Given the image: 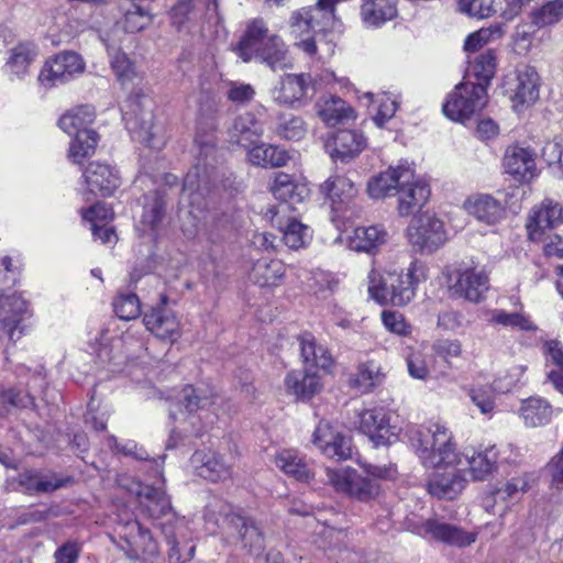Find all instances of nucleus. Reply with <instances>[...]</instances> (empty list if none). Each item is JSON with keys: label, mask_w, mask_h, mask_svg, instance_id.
Masks as SVG:
<instances>
[{"label": "nucleus", "mask_w": 563, "mask_h": 563, "mask_svg": "<svg viewBox=\"0 0 563 563\" xmlns=\"http://www.w3.org/2000/svg\"><path fill=\"white\" fill-rule=\"evenodd\" d=\"M268 29L263 20L252 21L236 46V53L243 62L256 58L269 38Z\"/></svg>", "instance_id": "2f4dec72"}, {"label": "nucleus", "mask_w": 563, "mask_h": 563, "mask_svg": "<svg viewBox=\"0 0 563 563\" xmlns=\"http://www.w3.org/2000/svg\"><path fill=\"white\" fill-rule=\"evenodd\" d=\"M430 360L420 350L411 351L407 356L408 373L416 379H426L430 373Z\"/></svg>", "instance_id": "e2e57ef3"}, {"label": "nucleus", "mask_w": 563, "mask_h": 563, "mask_svg": "<svg viewBox=\"0 0 563 563\" xmlns=\"http://www.w3.org/2000/svg\"><path fill=\"white\" fill-rule=\"evenodd\" d=\"M509 501L512 500L506 495V493L499 486L496 487L492 493H489L484 498L483 503L486 511L490 514H498L500 517H503L509 508Z\"/></svg>", "instance_id": "774afa93"}, {"label": "nucleus", "mask_w": 563, "mask_h": 563, "mask_svg": "<svg viewBox=\"0 0 563 563\" xmlns=\"http://www.w3.org/2000/svg\"><path fill=\"white\" fill-rule=\"evenodd\" d=\"M107 51L110 56V64L117 77L121 81L130 80L133 75V66L126 55L114 47L107 45Z\"/></svg>", "instance_id": "680f3d73"}, {"label": "nucleus", "mask_w": 563, "mask_h": 563, "mask_svg": "<svg viewBox=\"0 0 563 563\" xmlns=\"http://www.w3.org/2000/svg\"><path fill=\"white\" fill-rule=\"evenodd\" d=\"M365 97L368 98L372 103H378L377 112L373 120L378 128H383L384 124L395 115L398 109V96L391 92H382L374 96L368 92Z\"/></svg>", "instance_id": "864d4df0"}, {"label": "nucleus", "mask_w": 563, "mask_h": 563, "mask_svg": "<svg viewBox=\"0 0 563 563\" xmlns=\"http://www.w3.org/2000/svg\"><path fill=\"white\" fill-rule=\"evenodd\" d=\"M415 532L424 538L464 548L476 541L477 533L468 532L462 528L437 519H428L415 528Z\"/></svg>", "instance_id": "4468645a"}, {"label": "nucleus", "mask_w": 563, "mask_h": 563, "mask_svg": "<svg viewBox=\"0 0 563 563\" xmlns=\"http://www.w3.org/2000/svg\"><path fill=\"white\" fill-rule=\"evenodd\" d=\"M459 10L472 18L486 19L494 13V0H459Z\"/></svg>", "instance_id": "69168bd1"}, {"label": "nucleus", "mask_w": 563, "mask_h": 563, "mask_svg": "<svg viewBox=\"0 0 563 563\" xmlns=\"http://www.w3.org/2000/svg\"><path fill=\"white\" fill-rule=\"evenodd\" d=\"M115 532L121 548L131 560H147L158 553V543L148 528L136 519H123L119 516Z\"/></svg>", "instance_id": "39448f33"}, {"label": "nucleus", "mask_w": 563, "mask_h": 563, "mask_svg": "<svg viewBox=\"0 0 563 563\" xmlns=\"http://www.w3.org/2000/svg\"><path fill=\"white\" fill-rule=\"evenodd\" d=\"M205 519L207 523L221 527L233 543L240 544L250 553L258 555L264 549V538L254 521L233 512L230 505L220 500L210 503L206 508Z\"/></svg>", "instance_id": "7ed1b4c3"}, {"label": "nucleus", "mask_w": 563, "mask_h": 563, "mask_svg": "<svg viewBox=\"0 0 563 563\" xmlns=\"http://www.w3.org/2000/svg\"><path fill=\"white\" fill-rule=\"evenodd\" d=\"M407 437L421 463L460 466L462 472L474 481L486 479L496 468L498 451L495 446L474 452L472 455L461 454L456 451L452 432L439 421L409 427Z\"/></svg>", "instance_id": "f257e3e1"}, {"label": "nucleus", "mask_w": 563, "mask_h": 563, "mask_svg": "<svg viewBox=\"0 0 563 563\" xmlns=\"http://www.w3.org/2000/svg\"><path fill=\"white\" fill-rule=\"evenodd\" d=\"M320 190L331 201L333 212L340 214L344 208H347L357 195L353 181L343 175L329 177L321 186Z\"/></svg>", "instance_id": "bb28decb"}, {"label": "nucleus", "mask_w": 563, "mask_h": 563, "mask_svg": "<svg viewBox=\"0 0 563 563\" xmlns=\"http://www.w3.org/2000/svg\"><path fill=\"white\" fill-rule=\"evenodd\" d=\"M489 322L505 328L518 329L521 331L536 330L529 316L523 312H507L504 309H495L490 312Z\"/></svg>", "instance_id": "5fc2aeb1"}, {"label": "nucleus", "mask_w": 563, "mask_h": 563, "mask_svg": "<svg viewBox=\"0 0 563 563\" xmlns=\"http://www.w3.org/2000/svg\"><path fill=\"white\" fill-rule=\"evenodd\" d=\"M360 429L377 445H388L396 440V428L390 426L389 413L385 408H373L360 413Z\"/></svg>", "instance_id": "a211bd4d"}, {"label": "nucleus", "mask_w": 563, "mask_h": 563, "mask_svg": "<svg viewBox=\"0 0 563 563\" xmlns=\"http://www.w3.org/2000/svg\"><path fill=\"white\" fill-rule=\"evenodd\" d=\"M263 132V124L253 113L246 112L234 120L230 130V137L241 146L250 147L261 139Z\"/></svg>", "instance_id": "c9c22d12"}, {"label": "nucleus", "mask_w": 563, "mask_h": 563, "mask_svg": "<svg viewBox=\"0 0 563 563\" xmlns=\"http://www.w3.org/2000/svg\"><path fill=\"white\" fill-rule=\"evenodd\" d=\"M563 222V208L552 199H544L540 206L534 207L527 221L529 239L538 241L548 229H553Z\"/></svg>", "instance_id": "6ab92c4d"}, {"label": "nucleus", "mask_w": 563, "mask_h": 563, "mask_svg": "<svg viewBox=\"0 0 563 563\" xmlns=\"http://www.w3.org/2000/svg\"><path fill=\"white\" fill-rule=\"evenodd\" d=\"M388 240V232L382 225L355 228L349 236V247L356 252H371Z\"/></svg>", "instance_id": "58836bf2"}, {"label": "nucleus", "mask_w": 563, "mask_h": 563, "mask_svg": "<svg viewBox=\"0 0 563 563\" xmlns=\"http://www.w3.org/2000/svg\"><path fill=\"white\" fill-rule=\"evenodd\" d=\"M135 494L142 510L152 519H159L170 511V500L161 487L137 484Z\"/></svg>", "instance_id": "72a5a7b5"}, {"label": "nucleus", "mask_w": 563, "mask_h": 563, "mask_svg": "<svg viewBox=\"0 0 563 563\" xmlns=\"http://www.w3.org/2000/svg\"><path fill=\"white\" fill-rule=\"evenodd\" d=\"M393 0H365L361 7V18L368 27H379L397 16Z\"/></svg>", "instance_id": "ea45409f"}, {"label": "nucleus", "mask_w": 563, "mask_h": 563, "mask_svg": "<svg viewBox=\"0 0 563 563\" xmlns=\"http://www.w3.org/2000/svg\"><path fill=\"white\" fill-rule=\"evenodd\" d=\"M273 70L284 69L291 66V57L289 56L286 44L277 35H271L265 42V46L258 53L257 57Z\"/></svg>", "instance_id": "c03bdc74"}, {"label": "nucleus", "mask_w": 563, "mask_h": 563, "mask_svg": "<svg viewBox=\"0 0 563 563\" xmlns=\"http://www.w3.org/2000/svg\"><path fill=\"white\" fill-rule=\"evenodd\" d=\"M210 173L200 161L187 173L180 194V205L201 210L206 206V197L210 192Z\"/></svg>", "instance_id": "dca6fc26"}, {"label": "nucleus", "mask_w": 563, "mask_h": 563, "mask_svg": "<svg viewBox=\"0 0 563 563\" xmlns=\"http://www.w3.org/2000/svg\"><path fill=\"white\" fill-rule=\"evenodd\" d=\"M386 378V373L382 365L374 361L358 363L354 373L347 378V385L360 394H369L380 386Z\"/></svg>", "instance_id": "cd10ccee"}, {"label": "nucleus", "mask_w": 563, "mask_h": 563, "mask_svg": "<svg viewBox=\"0 0 563 563\" xmlns=\"http://www.w3.org/2000/svg\"><path fill=\"white\" fill-rule=\"evenodd\" d=\"M265 218L272 225L283 232L285 244L292 250L306 247L312 240L310 227L298 221L291 212V207L286 202H278L265 212Z\"/></svg>", "instance_id": "423d86ee"}, {"label": "nucleus", "mask_w": 563, "mask_h": 563, "mask_svg": "<svg viewBox=\"0 0 563 563\" xmlns=\"http://www.w3.org/2000/svg\"><path fill=\"white\" fill-rule=\"evenodd\" d=\"M95 117V109L91 106H79L62 115L58 125L67 134H76L82 129H88Z\"/></svg>", "instance_id": "8fccbe9b"}, {"label": "nucleus", "mask_w": 563, "mask_h": 563, "mask_svg": "<svg viewBox=\"0 0 563 563\" xmlns=\"http://www.w3.org/2000/svg\"><path fill=\"white\" fill-rule=\"evenodd\" d=\"M87 189L90 194L111 196L121 185L119 172L109 164L92 162L84 172Z\"/></svg>", "instance_id": "412c9836"}, {"label": "nucleus", "mask_w": 563, "mask_h": 563, "mask_svg": "<svg viewBox=\"0 0 563 563\" xmlns=\"http://www.w3.org/2000/svg\"><path fill=\"white\" fill-rule=\"evenodd\" d=\"M519 415L527 427H540L550 422L552 407L543 398L530 397L521 402Z\"/></svg>", "instance_id": "37998d69"}, {"label": "nucleus", "mask_w": 563, "mask_h": 563, "mask_svg": "<svg viewBox=\"0 0 563 563\" xmlns=\"http://www.w3.org/2000/svg\"><path fill=\"white\" fill-rule=\"evenodd\" d=\"M84 70L82 57L73 51H64L45 62L37 80L45 89H51L73 80Z\"/></svg>", "instance_id": "0eeeda50"}, {"label": "nucleus", "mask_w": 563, "mask_h": 563, "mask_svg": "<svg viewBox=\"0 0 563 563\" xmlns=\"http://www.w3.org/2000/svg\"><path fill=\"white\" fill-rule=\"evenodd\" d=\"M327 481L336 492L344 493L362 501L376 497L380 492L379 484L367 476L358 474L350 467L325 468Z\"/></svg>", "instance_id": "1a4fd4ad"}, {"label": "nucleus", "mask_w": 563, "mask_h": 563, "mask_svg": "<svg viewBox=\"0 0 563 563\" xmlns=\"http://www.w3.org/2000/svg\"><path fill=\"white\" fill-rule=\"evenodd\" d=\"M286 391L298 400L312 398L322 389L321 377L306 371H291L285 377Z\"/></svg>", "instance_id": "c756f323"}, {"label": "nucleus", "mask_w": 563, "mask_h": 563, "mask_svg": "<svg viewBox=\"0 0 563 563\" xmlns=\"http://www.w3.org/2000/svg\"><path fill=\"white\" fill-rule=\"evenodd\" d=\"M247 157L253 165L263 167H280L289 159L285 150L269 144L254 145L249 151Z\"/></svg>", "instance_id": "49530a36"}, {"label": "nucleus", "mask_w": 563, "mask_h": 563, "mask_svg": "<svg viewBox=\"0 0 563 563\" xmlns=\"http://www.w3.org/2000/svg\"><path fill=\"white\" fill-rule=\"evenodd\" d=\"M415 532L424 538L464 548L476 541L477 533L468 532L462 528L437 519H428L415 528Z\"/></svg>", "instance_id": "2eb2a0df"}, {"label": "nucleus", "mask_w": 563, "mask_h": 563, "mask_svg": "<svg viewBox=\"0 0 563 563\" xmlns=\"http://www.w3.org/2000/svg\"><path fill=\"white\" fill-rule=\"evenodd\" d=\"M216 398L217 394L210 386H186L181 391L180 401L186 410L191 413L210 407L214 404Z\"/></svg>", "instance_id": "09e8293b"}, {"label": "nucleus", "mask_w": 563, "mask_h": 563, "mask_svg": "<svg viewBox=\"0 0 563 563\" xmlns=\"http://www.w3.org/2000/svg\"><path fill=\"white\" fill-rule=\"evenodd\" d=\"M397 211L401 217L418 212L430 197L429 185L413 174L408 183L400 184L397 190Z\"/></svg>", "instance_id": "b1692460"}, {"label": "nucleus", "mask_w": 563, "mask_h": 563, "mask_svg": "<svg viewBox=\"0 0 563 563\" xmlns=\"http://www.w3.org/2000/svg\"><path fill=\"white\" fill-rule=\"evenodd\" d=\"M422 465L435 471L427 485L431 495L438 498L454 499L464 489L467 479L460 466L450 467L426 463H422Z\"/></svg>", "instance_id": "ddd939ff"}, {"label": "nucleus", "mask_w": 563, "mask_h": 563, "mask_svg": "<svg viewBox=\"0 0 563 563\" xmlns=\"http://www.w3.org/2000/svg\"><path fill=\"white\" fill-rule=\"evenodd\" d=\"M274 197L279 202L289 203L291 212L295 211L294 205L302 202L309 194V189L305 184H299L292 179L288 174L279 173L274 179L271 187Z\"/></svg>", "instance_id": "e433bc0d"}, {"label": "nucleus", "mask_w": 563, "mask_h": 563, "mask_svg": "<svg viewBox=\"0 0 563 563\" xmlns=\"http://www.w3.org/2000/svg\"><path fill=\"white\" fill-rule=\"evenodd\" d=\"M533 25L538 29L554 25L563 20V0H549L530 13Z\"/></svg>", "instance_id": "603ef678"}, {"label": "nucleus", "mask_w": 563, "mask_h": 563, "mask_svg": "<svg viewBox=\"0 0 563 563\" xmlns=\"http://www.w3.org/2000/svg\"><path fill=\"white\" fill-rule=\"evenodd\" d=\"M467 213L488 225L499 222L506 212V201L488 194H476L464 203Z\"/></svg>", "instance_id": "4be33fe9"}, {"label": "nucleus", "mask_w": 563, "mask_h": 563, "mask_svg": "<svg viewBox=\"0 0 563 563\" xmlns=\"http://www.w3.org/2000/svg\"><path fill=\"white\" fill-rule=\"evenodd\" d=\"M73 477L55 473L41 474L25 471L19 475L20 486L29 494L51 493L73 483Z\"/></svg>", "instance_id": "7c9ffc66"}, {"label": "nucleus", "mask_w": 563, "mask_h": 563, "mask_svg": "<svg viewBox=\"0 0 563 563\" xmlns=\"http://www.w3.org/2000/svg\"><path fill=\"white\" fill-rule=\"evenodd\" d=\"M33 405V398L24 391L16 389L0 390V418L14 413L16 410Z\"/></svg>", "instance_id": "6e6d98bb"}, {"label": "nucleus", "mask_w": 563, "mask_h": 563, "mask_svg": "<svg viewBox=\"0 0 563 563\" xmlns=\"http://www.w3.org/2000/svg\"><path fill=\"white\" fill-rule=\"evenodd\" d=\"M311 88L309 74H287L272 90V98L278 104L295 107L301 104Z\"/></svg>", "instance_id": "f3484780"}, {"label": "nucleus", "mask_w": 563, "mask_h": 563, "mask_svg": "<svg viewBox=\"0 0 563 563\" xmlns=\"http://www.w3.org/2000/svg\"><path fill=\"white\" fill-rule=\"evenodd\" d=\"M275 463L285 474L300 482H309L313 474L303 457L295 450H283L275 456Z\"/></svg>", "instance_id": "a18cd8bd"}, {"label": "nucleus", "mask_w": 563, "mask_h": 563, "mask_svg": "<svg viewBox=\"0 0 563 563\" xmlns=\"http://www.w3.org/2000/svg\"><path fill=\"white\" fill-rule=\"evenodd\" d=\"M407 238L412 247L422 253H433L448 240L443 222L430 213L411 221Z\"/></svg>", "instance_id": "6e6552de"}, {"label": "nucleus", "mask_w": 563, "mask_h": 563, "mask_svg": "<svg viewBox=\"0 0 563 563\" xmlns=\"http://www.w3.org/2000/svg\"><path fill=\"white\" fill-rule=\"evenodd\" d=\"M331 155L342 161L358 155L365 146L364 136L354 130H341L333 136Z\"/></svg>", "instance_id": "a19ab883"}, {"label": "nucleus", "mask_w": 563, "mask_h": 563, "mask_svg": "<svg viewBox=\"0 0 563 563\" xmlns=\"http://www.w3.org/2000/svg\"><path fill=\"white\" fill-rule=\"evenodd\" d=\"M146 329L162 340L175 342L181 333L180 322L173 310L157 307L144 314Z\"/></svg>", "instance_id": "393cba45"}, {"label": "nucleus", "mask_w": 563, "mask_h": 563, "mask_svg": "<svg viewBox=\"0 0 563 563\" xmlns=\"http://www.w3.org/2000/svg\"><path fill=\"white\" fill-rule=\"evenodd\" d=\"M146 200L141 223L154 232L163 220L165 201L158 192L146 197Z\"/></svg>", "instance_id": "13d9d810"}, {"label": "nucleus", "mask_w": 563, "mask_h": 563, "mask_svg": "<svg viewBox=\"0 0 563 563\" xmlns=\"http://www.w3.org/2000/svg\"><path fill=\"white\" fill-rule=\"evenodd\" d=\"M424 267L411 262L405 271L390 269L380 274L375 268L368 273V294L380 305L405 306L416 296V288L424 279Z\"/></svg>", "instance_id": "f03ea898"}, {"label": "nucleus", "mask_w": 563, "mask_h": 563, "mask_svg": "<svg viewBox=\"0 0 563 563\" xmlns=\"http://www.w3.org/2000/svg\"><path fill=\"white\" fill-rule=\"evenodd\" d=\"M486 102L487 92L484 88L472 80H464L449 93L442 111L450 120L463 122L479 112Z\"/></svg>", "instance_id": "20e7f679"}, {"label": "nucleus", "mask_w": 563, "mask_h": 563, "mask_svg": "<svg viewBox=\"0 0 563 563\" xmlns=\"http://www.w3.org/2000/svg\"><path fill=\"white\" fill-rule=\"evenodd\" d=\"M286 273L285 264L279 260L261 258L250 272V279L260 287L278 286Z\"/></svg>", "instance_id": "4c0bfd02"}, {"label": "nucleus", "mask_w": 563, "mask_h": 563, "mask_svg": "<svg viewBox=\"0 0 563 563\" xmlns=\"http://www.w3.org/2000/svg\"><path fill=\"white\" fill-rule=\"evenodd\" d=\"M99 136L96 131L82 129L75 134L69 144L68 157L75 164H81L86 157L95 153Z\"/></svg>", "instance_id": "3c124183"}, {"label": "nucleus", "mask_w": 563, "mask_h": 563, "mask_svg": "<svg viewBox=\"0 0 563 563\" xmlns=\"http://www.w3.org/2000/svg\"><path fill=\"white\" fill-rule=\"evenodd\" d=\"M147 119H143L142 123L139 124L137 118L133 117L129 112H124L123 120L128 130L136 137L140 142L145 143L150 147H159V144L155 142V133L153 132L152 117L147 115Z\"/></svg>", "instance_id": "4d7b16f0"}, {"label": "nucleus", "mask_w": 563, "mask_h": 563, "mask_svg": "<svg viewBox=\"0 0 563 563\" xmlns=\"http://www.w3.org/2000/svg\"><path fill=\"white\" fill-rule=\"evenodd\" d=\"M314 108L318 117L328 126H335L354 118V110L335 96L320 98Z\"/></svg>", "instance_id": "473e14b6"}, {"label": "nucleus", "mask_w": 563, "mask_h": 563, "mask_svg": "<svg viewBox=\"0 0 563 563\" xmlns=\"http://www.w3.org/2000/svg\"><path fill=\"white\" fill-rule=\"evenodd\" d=\"M509 501L512 500L506 495V493L499 486L496 487L492 493H489L484 498L483 503L486 511L490 514H498L500 517H503L509 508Z\"/></svg>", "instance_id": "338daca9"}, {"label": "nucleus", "mask_w": 563, "mask_h": 563, "mask_svg": "<svg viewBox=\"0 0 563 563\" xmlns=\"http://www.w3.org/2000/svg\"><path fill=\"white\" fill-rule=\"evenodd\" d=\"M38 56V47L32 41L19 42L9 51L5 66L8 71L18 79L29 75V68Z\"/></svg>", "instance_id": "f704fd0d"}, {"label": "nucleus", "mask_w": 563, "mask_h": 563, "mask_svg": "<svg viewBox=\"0 0 563 563\" xmlns=\"http://www.w3.org/2000/svg\"><path fill=\"white\" fill-rule=\"evenodd\" d=\"M413 178V168L409 164H399L379 173L367 184L368 195L374 199H380L397 194L400 184Z\"/></svg>", "instance_id": "aec40b11"}, {"label": "nucleus", "mask_w": 563, "mask_h": 563, "mask_svg": "<svg viewBox=\"0 0 563 563\" xmlns=\"http://www.w3.org/2000/svg\"><path fill=\"white\" fill-rule=\"evenodd\" d=\"M115 314L122 320L136 319L141 313V305L135 294H119L113 301Z\"/></svg>", "instance_id": "bf43d9fd"}, {"label": "nucleus", "mask_w": 563, "mask_h": 563, "mask_svg": "<svg viewBox=\"0 0 563 563\" xmlns=\"http://www.w3.org/2000/svg\"><path fill=\"white\" fill-rule=\"evenodd\" d=\"M514 101L518 104L529 106L539 98V75L532 67H525L519 70L516 79Z\"/></svg>", "instance_id": "79ce46f5"}, {"label": "nucleus", "mask_w": 563, "mask_h": 563, "mask_svg": "<svg viewBox=\"0 0 563 563\" xmlns=\"http://www.w3.org/2000/svg\"><path fill=\"white\" fill-rule=\"evenodd\" d=\"M311 442L328 459L346 461L352 457L351 438L325 420H321L316 427Z\"/></svg>", "instance_id": "9d476101"}, {"label": "nucleus", "mask_w": 563, "mask_h": 563, "mask_svg": "<svg viewBox=\"0 0 563 563\" xmlns=\"http://www.w3.org/2000/svg\"><path fill=\"white\" fill-rule=\"evenodd\" d=\"M191 464L200 477L211 482L224 481L232 475L231 463L212 450H197L191 456Z\"/></svg>", "instance_id": "5701e85b"}, {"label": "nucleus", "mask_w": 563, "mask_h": 563, "mask_svg": "<svg viewBox=\"0 0 563 563\" xmlns=\"http://www.w3.org/2000/svg\"><path fill=\"white\" fill-rule=\"evenodd\" d=\"M504 30L500 25L481 29L470 34L464 42V49L468 53L477 52L492 40L501 37Z\"/></svg>", "instance_id": "052dcab7"}, {"label": "nucleus", "mask_w": 563, "mask_h": 563, "mask_svg": "<svg viewBox=\"0 0 563 563\" xmlns=\"http://www.w3.org/2000/svg\"><path fill=\"white\" fill-rule=\"evenodd\" d=\"M503 164L506 173L520 181H530L537 176L536 156L529 148L509 146L505 152Z\"/></svg>", "instance_id": "a878e982"}, {"label": "nucleus", "mask_w": 563, "mask_h": 563, "mask_svg": "<svg viewBox=\"0 0 563 563\" xmlns=\"http://www.w3.org/2000/svg\"><path fill=\"white\" fill-rule=\"evenodd\" d=\"M496 71V56L492 51H487L478 55L475 60L470 65L467 70V79L474 78L475 85H481L487 92V87L490 84Z\"/></svg>", "instance_id": "de8ad7c7"}, {"label": "nucleus", "mask_w": 563, "mask_h": 563, "mask_svg": "<svg viewBox=\"0 0 563 563\" xmlns=\"http://www.w3.org/2000/svg\"><path fill=\"white\" fill-rule=\"evenodd\" d=\"M488 289L489 278L483 268L457 269L451 278L450 290L453 296L473 303L483 301Z\"/></svg>", "instance_id": "9b49d317"}, {"label": "nucleus", "mask_w": 563, "mask_h": 563, "mask_svg": "<svg viewBox=\"0 0 563 563\" xmlns=\"http://www.w3.org/2000/svg\"><path fill=\"white\" fill-rule=\"evenodd\" d=\"M27 314L29 303L22 295L16 292L0 295L1 332L7 335L10 341L15 342L22 336L24 332L22 322Z\"/></svg>", "instance_id": "f8f14e48"}, {"label": "nucleus", "mask_w": 563, "mask_h": 563, "mask_svg": "<svg viewBox=\"0 0 563 563\" xmlns=\"http://www.w3.org/2000/svg\"><path fill=\"white\" fill-rule=\"evenodd\" d=\"M163 533L166 537L167 543L169 545L168 550V560L170 563H185L189 561L195 552V545L185 543L183 548H179V543L174 539V536L169 534V530L167 527H163Z\"/></svg>", "instance_id": "0e129e2a"}, {"label": "nucleus", "mask_w": 563, "mask_h": 563, "mask_svg": "<svg viewBox=\"0 0 563 563\" xmlns=\"http://www.w3.org/2000/svg\"><path fill=\"white\" fill-rule=\"evenodd\" d=\"M300 355L307 367L330 371L334 358L328 347L320 343L311 333L305 332L299 336Z\"/></svg>", "instance_id": "c85d7f7f"}]
</instances>
